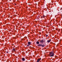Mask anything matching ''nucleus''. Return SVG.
<instances>
[{
	"instance_id": "f257e3e1",
	"label": "nucleus",
	"mask_w": 62,
	"mask_h": 62,
	"mask_svg": "<svg viewBox=\"0 0 62 62\" xmlns=\"http://www.w3.org/2000/svg\"><path fill=\"white\" fill-rule=\"evenodd\" d=\"M49 55L51 57H53L54 56V53L53 52H51L49 53Z\"/></svg>"
},
{
	"instance_id": "f03ea898",
	"label": "nucleus",
	"mask_w": 62,
	"mask_h": 62,
	"mask_svg": "<svg viewBox=\"0 0 62 62\" xmlns=\"http://www.w3.org/2000/svg\"><path fill=\"white\" fill-rule=\"evenodd\" d=\"M37 46L38 47H40L41 46V47H44V46H45L44 45H42L41 44H39Z\"/></svg>"
},
{
	"instance_id": "7ed1b4c3",
	"label": "nucleus",
	"mask_w": 62,
	"mask_h": 62,
	"mask_svg": "<svg viewBox=\"0 0 62 62\" xmlns=\"http://www.w3.org/2000/svg\"><path fill=\"white\" fill-rule=\"evenodd\" d=\"M28 45H27V47H29V45H31V43L30 42H29L28 43Z\"/></svg>"
},
{
	"instance_id": "20e7f679",
	"label": "nucleus",
	"mask_w": 62,
	"mask_h": 62,
	"mask_svg": "<svg viewBox=\"0 0 62 62\" xmlns=\"http://www.w3.org/2000/svg\"><path fill=\"white\" fill-rule=\"evenodd\" d=\"M41 60V58H39L37 60V62H39Z\"/></svg>"
},
{
	"instance_id": "39448f33",
	"label": "nucleus",
	"mask_w": 62,
	"mask_h": 62,
	"mask_svg": "<svg viewBox=\"0 0 62 62\" xmlns=\"http://www.w3.org/2000/svg\"><path fill=\"white\" fill-rule=\"evenodd\" d=\"M16 49H15V48H14L13 49L12 51V52H15V51H16Z\"/></svg>"
},
{
	"instance_id": "423d86ee",
	"label": "nucleus",
	"mask_w": 62,
	"mask_h": 62,
	"mask_svg": "<svg viewBox=\"0 0 62 62\" xmlns=\"http://www.w3.org/2000/svg\"><path fill=\"white\" fill-rule=\"evenodd\" d=\"M40 41V43H43V42H44L43 40H41Z\"/></svg>"
},
{
	"instance_id": "0eeeda50",
	"label": "nucleus",
	"mask_w": 62,
	"mask_h": 62,
	"mask_svg": "<svg viewBox=\"0 0 62 62\" xmlns=\"http://www.w3.org/2000/svg\"><path fill=\"white\" fill-rule=\"evenodd\" d=\"M22 60L23 61H25V58H23L22 59Z\"/></svg>"
},
{
	"instance_id": "6e6552de",
	"label": "nucleus",
	"mask_w": 62,
	"mask_h": 62,
	"mask_svg": "<svg viewBox=\"0 0 62 62\" xmlns=\"http://www.w3.org/2000/svg\"><path fill=\"white\" fill-rule=\"evenodd\" d=\"M51 41V39L50 40H47V42L49 43Z\"/></svg>"
},
{
	"instance_id": "1a4fd4ad",
	"label": "nucleus",
	"mask_w": 62,
	"mask_h": 62,
	"mask_svg": "<svg viewBox=\"0 0 62 62\" xmlns=\"http://www.w3.org/2000/svg\"><path fill=\"white\" fill-rule=\"evenodd\" d=\"M52 3H55L56 2V0H54L53 1H51Z\"/></svg>"
},
{
	"instance_id": "9d476101",
	"label": "nucleus",
	"mask_w": 62,
	"mask_h": 62,
	"mask_svg": "<svg viewBox=\"0 0 62 62\" xmlns=\"http://www.w3.org/2000/svg\"><path fill=\"white\" fill-rule=\"evenodd\" d=\"M36 43L37 44H39V42L38 41H37Z\"/></svg>"
},
{
	"instance_id": "9b49d317",
	"label": "nucleus",
	"mask_w": 62,
	"mask_h": 62,
	"mask_svg": "<svg viewBox=\"0 0 62 62\" xmlns=\"http://www.w3.org/2000/svg\"><path fill=\"white\" fill-rule=\"evenodd\" d=\"M2 38L3 39H4V38H5V36H3L2 37Z\"/></svg>"
},
{
	"instance_id": "f8f14e48",
	"label": "nucleus",
	"mask_w": 62,
	"mask_h": 62,
	"mask_svg": "<svg viewBox=\"0 0 62 62\" xmlns=\"http://www.w3.org/2000/svg\"><path fill=\"white\" fill-rule=\"evenodd\" d=\"M48 35H46V37H48Z\"/></svg>"
},
{
	"instance_id": "ddd939ff",
	"label": "nucleus",
	"mask_w": 62,
	"mask_h": 62,
	"mask_svg": "<svg viewBox=\"0 0 62 62\" xmlns=\"http://www.w3.org/2000/svg\"><path fill=\"white\" fill-rule=\"evenodd\" d=\"M60 41H62V39H61L60 40Z\"/></svg>"
},
{
	"instance_id": "4468645a",
	"label": "nucleus",
	"mask_w": 62,
	"mask_h": 62,
	"mask_svg": "<svg viewBox=\"0 0 62 62\" xmlns=\"http://www.w3.org/2000/svg\"><path fill=\"white\" fill-rule=\"evenodd\" d=\"M43 17L44 18H45L44 16H43Z\"/></svg>"
},
{
	"instance_id": "2eb2a0df",
	"label": "nucleus",
	"mask_w": 62,
	"mask_h": 62,
	"mask_svg": "<svg viewBox=\"0 0 62 62\" xmlns=\"http://www.w3.org/2000/svg\"><path fill=\"white\" fill-rule=\"evenodd\" d=\"M43 17V16H41V19H42Z\"/></svg>"
},
{
	"instance_id": "dca6fc26",
	"label": "nucleus",
	"mask_w": 62,
	"mask_h": 62,
	"mask_svg": "<svg viewBox=\"0 0 62 62\" xmlns=\"http://www.w3.org/2000/svg\"><path fill=\"white\" fill-rule=\"evenodd\" d=\"M53 4L52 3L51 4V6H53Z\"/></svg>"
},
{
	"instance_id": "f3484780",
	"label": "nucleus",
	"mask_w": 62,
	"mask_h": 62,
	"mask_svg": "<svg viewBox=\"0 0 62 62\" xmlns=\"http://www.w3.org/2000/svg\"><path fill=\"white\" fill-rule=\"evenodd\" d=\"M39 34H40V35H41V32H39Z\"/></svg>"
},
{
	"instance_id": "a211bd4d",
	"label": "nucleus",
	"mask_w": 62,
	"mask_h": 62,
	"mask_svg": "<svg viewBox=\"0 0 62 62\" xmlns=\"http://www.w3.org/2000/svg\"><path fill=\"white\" fill-rule=\"evenodd\" d=\"M59 0H57V2H58V1H59Z\"/></svg>"
},
{
	"instance_id": "6ab92c4d",
	"label": "nucleus",
	"mask_w": 62,
	"mask_h": 62,
	"mask_svg": "<svg viewBox=\"0 0 62 62\" xmlns=\"http://www.w3.org/2000/svg\"><path fill=\"white\" fill-rule=\"evenodd\" d=\"M59 24V25L60 26H61V25H60V24Z\"/></svg>"
},
{
	"instance_id": "aec40b11",
	"label": "nucleus",
	"mask_w": 62,
	"mask_h": 62,
	"mask_svg": "<svg viewBox=\"0 0 62 62\" xmlns=\"http://www.w3.org/2000/svg\"><path fill=\"white\" fill-rule=\"evenodd\" d=\"M2 50L3 51H4V49H3Z\"/></svg>"
},
{
	"instance_id": "412c9836",
	"label": "nucleus",
	"mask_w": 62,
	"mask_h": 62,
	"mask_svg": "<svg viewBox=\"0 0 62 62\" xmlns=\"http://www.w3.org/2000/svg\"><path fill=\"white\" fill-rule=\"evenodd\" d=\"M5 39H7V38Z\"/></svg>"
},
{
	"instance_id": "4be33fe9",
	"label": "nucleus",
	"mask_w": 62,
	"mask_h": 62,
	"mask_svg": "<svg viewBox=\"0 0 62 62\" xmlns=\"http://www.w3.org/2000/svg\"><path fill=\"white\" fill-rule=\"evenodd\" d=\"M60 30H59V31H60Z\"/></svg>"
},
{
	"instance_id": "5701e85b",
	"label": "nucleus",
	"mask_w": 62,
	"mask_h": 62,
	"mask_svg": "<svg viewBox=\"0 0 62 62\" xmlns=\"http://www.w3.org/2000/svg\"><path fill=\"white\" fill-rule=\"evenodd\" d=\"M7 53H8V52H7Z\"/></svg>"
},
{
	"instance_id": "b1692460",
	"label": "nucleus",
	"mask_w": 62,
	"mask_h": 62,
	"mask_svg": "<svg viewBox=\"0 0 62 62\" xmlns=\"http://www.w3.org/2000/svg\"><path fill=\"white\" fill-rule=\"evenodd\" d=\"M54 4L55 5V3H54Z\"/></svg>"
},
{
	"instance_id": "393cba45",
	"label": "nucleus",
	"mask_w": 62,
	"mask_h": 62,
	"mask_svg": "<svg viewBox=\"0 0 62 62\" xmlns=\"http://www.w3.org/2000/svg\"><path fill=\"white\" fill-rule=\"evenodd\" d=\"M55 56V57H57L56 56Z\"/></svg>"
},
{
	"instance_id": "a878e982",
	"label": "nucleus",
	"mask_w": 62,
	"mask_h": 62,
	"mask_svg": "<svg viewBox=\"0 0 62 62\" xmlns=\"http://www.w3.org/2000/svg\"><path fill=\"white\" fill-rule=\"evenodd\" d=\"M15 5H16V4H15Z\"/></svg>"
},
{
	"instance_id": "bb28decb",
	"label": "nucleus",
	"mask_w": 62,
	"mask_h": 62,
	"mask_svg": "<svg viewBox=\"0 0 62 62\" xmlns=\"http://www.w3.org/2000/svg\"><path fill=\"white\" fill-rule=\"evenodd\" d=\"M6 41H7V40H6Z\"/></svg>"
}]
</instances>
